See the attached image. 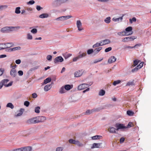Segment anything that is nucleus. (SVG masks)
Instances as JSON below:
<instances>
[{
  "instance_id": "obj_64",
  "label": "nucleus",
  "mask_w": 151,
  "mask_h": 151,
  "mask_svg": "<svg viewBox=\"0 0 151 151\" xmlns=\"http://www.w3.org/2000/svg\"><path fill=\"white\" fill-rule=\"evenodd\" d=\"M125 139L124 137H122L120 140V142L121 143H123Z\"/></svg>"
},
{
  "instance_id": "obj_54",
  "label": "nucleus",
  "mask_w": 151,
  "mask_h": 151,
  "mask_svg": "<svg viewBox=\"0 0 151 151\" xmlns=\"http://www.w3.org/2000/svg\"><path fill=\"white\" fill-rule=\"evenodd\" d=\"M76 140H73L72 139H71L69 140V142L71 144H74Z\"/></svg>"
},
{
  "instance_id": "obj_51",
  "label": "nucleus",
  "mask_w": 151,
  "mask_h": 151,
  "mask_svg": "<svg viewBox=\"0 0 151 151\" xmlns=\"http://www.w3.org/2000/svg\"><path fill=\"white\" fill-rule=\"evenodd\" d=\"M139 69L138 68H137V66L135 68L132 70V72L133 73L137 72L138 71Z\"/></svg>"
},
{
  "instance_id": "obj_19",
  "label": "nucleus",
  "mask_w": 151,
  "mask_h": 151,
  "mask_svg": "<svg viewBox=\"0 0 151 151\" xmlns=\"http://www.w3.org/2000/svg\"><path fill=\"white\" fill-rule=\"evenodd\" d=\"M132 28L131 27H129L126 28L125 29V32H127V34H129V33H131L132 32L133 33V32L132 31Z\"/></svg>"
},
{
  "instance_id": "obj_14",
  "label": "nucleus",
  "mask_w": 151,
  "mask_h": 151,
  "mask_svg": "<svg viewBox=\"0 0 151 151\" xmlns=\"http://www.w3.org/2000/svg\"><path fill=\"white\" fill-rule=\"evenodd\" d=\"M19 151H31L32 148L30 147H26L19 148Z\"/></svg>"
},
{
  "instance_id": "obj_52",
  "label": "nucleus",
  "mask_w": 151,
  "mask_h": 151,
  "mask_svg": "<svg viewBox=\"0 0 151 151\" xmlns=\"http://www.w3.org/2000/svg\"><path fill=\"white\" fill-rule=\"evenodd\" d=\"M112 49V48L111 47H109L107 48H106L105 50V52H108L111 51Z\"/></svg>"
},
{
  "instance_id": "obj_18",
  "label": "nucleus",
  "mask_w": 151,
  "mask_h": 151,
  "mask_svg": "<svg viewBox=\"0 0 151 151\" xmlns=\"http://www.w3.org/2000/svg\"><path fill=\"white\" fill-rule=\"evenodd\" d=\"M127 32H125V31H123L122 32H119L117 33V35L119 36H128L131 35L132 34V32L131 33H129V34H127Z\"/></svg>"
},
{
  "instance_id": "obj_1",
  "label": "nucleus",
  "mask_w": 151,
  "mask_h": 151,
  "mask_svg": "<svg viewBox=\"0 0 151 151\" xmlns=\"http://www.w3.org/2000/svg\"><path fill=\"white\" fill-rule=\"evenodd\" d=\"M20 28L19 26L6 27L2 28L1 29V32L2 33H7L14 30L16 31Z\"/></svg>"
},
{
  "instance_id": "obj_50",
  "label": "nucleus",
  "mask_w": 151,
  "mask_h": 151,
  "mask_svg": "<svg viewBox=\"0 0 151 151\" xmlns=\"http://www.w3.org/2000/svg\"><path fill=\"white\" fill-rule=\"evenodd\" d=\"M46 58L48 60L51 61L52 60V56L50 55H48L47 56Z\"/></svg>"
},
{
  "instance_id": "obj_62",
  "label": "nucleus",
  "mask_w": 151,
  "mask_h": 151,
  "mask_svg": "<svg viewBox=\"0 0 151 151\" xmlns=\"http://www.w3.org/2000/svg\"><path fill=\"white\" fill-rule=\"evenodd\" d=\"M32 97L33 98H35L37 96V94L36 93H34L32 94Z\"/></svg>"
},
{
  "instance_id": "obj_2",
  "label": "nucleus",
  "mask_w": 151,
  "mask_h": 151,
  "mask_svg": "<svg viewBox=\"0 0 151 151\" xmlns=\"http://www.w3.org/2000/svg\"><path fill=\"white\" fill-rule=\"evenodd\" d=\"M9 80L8 79H4L2 80L1 82L3 86H4L6 87H8L12 85L13 82L11 81L9 82L8 84H7V83L9 81Z\"/></svg>"
},
{
  "instance_id": "obj_47",
  "label": "nucleus",
  "mask_w": 151,
  "mask_h": 151,
  "mask_svg": "<svg viewBox=\"0 0 151 151\" xmlns=\"http://www.w3.org/2000/svg\"><path fill=\"white\" fill-rule=\"evenodd\" d=\"M87 54L88 55H90L93 53V50L92 49H90L88 50L87 51Z\"/></svg>"
},
{
  "instance_id": "obj_46",
  "label": "nucleus",
  "mask_w": 151,
  "mask_h": 151,
  "mask_svg": "<svg viewBox=\"0 0 151 151\" xmlns=\"http://www.w3.org/2000/svg\"><path fill=\"white\" fill-rule=\"evenodd\" d=\"M71 55L72 54H65L64 55H63V56L64 58L65 59H66L69 58V57H70L71 56Z\"/></svg>"
},
{
  "instance_id": "obj_42",
  "label": "nucleus",
  "mask_w": 151,
  "mask_h": 151,
  "mask_svg": "<svg viewBox=\"0 0 151 151\" xmlns=\"http://www.w3.org/2000/svg\"><path fill=\"white\" fill-rule=\"evenodd\" d=\"M121 81L120 80L114 81L113 83V84L114 86H116L117 84L120 83Z\"/></svg>"
},
{
  "instance_id": "obj_55",
  "label": "nucleus",
  "mask_w": 151,
  "mask_h": 151,
  "mask_svg": "<svg viewBox=\"0 0 151 151\" xmlns=\"http://www.w3.org/2000/svg\"><path fill=\"white\" fill-rule=\"evenodd\" d=\"M143 63H140L139 65H138L137 66V68H138L139 69L141 68L143 66Z\"/></svg>"
},
{
  "instance_id": "obj_25",
  "label": "nucleus",
  "mask_w": 151,
  "mask_h": 151,
  "mask_svg": "<svg viewBox=\"0 0 151 151\" xmlns=\"http://www.w3.org/2000/svg\"><path fill=\"white\" fill-rule=\"evenodd\" d=\"M49 17V15L47 13H43L40 15L39 17L41 18H47Z\"/></svg>"
},
{
  "instance_id": "obj_45",
  "label": "nucleus",
  "mask_w": 151,
  "mask_h": 151,
  "mask_svg": "<svg viewBox=\"0 0 151 151\" xmlns=\"http://www.w3.org/2000/svg\"><path fill=\"white\" fill-rule=\"evenodd\" d=\"M27 38L28 40H32V36L30 33H28L27 35Z\"/></svg>"
},
{
  "instance_id": "obj_49",
  "label": "nucleus",
  "mask_w": 151,
  "mask_h": 151,
  "mask_svg": "<svg viewBox=\"0 0 151 151\" xmlns=\"http://www.w3.org/2000/svg\"><path fill=\"white\" fill-rule=\"evenodd\" d=\"M35 3V1L34 0H30L27 3V4L32 5Z\"/></svg>"
},
{
  "instance_id": "obj_4",
  "label": "nucleus",
  "mask_w": 151,
  "mask_h": 151,
  "mask_svg": "<svg viewBox=\"0 0 151 151\" xmlns=\"http://www.w3.org/2000/svg\"><path fill=\"white\" fill-rule=\"evenodd\" d=\"M72 17V16L71 15L61 16L55 19V20L57 21H64Z\"/></svg>"
},
{
  "instance_id": "obj_36",
  "label": "nucleus",
  "mask_w": 151,
  "mask_h": 151,
  "mask_svg": "<svg viewBox=\"0 0 151 151\" xmlns=\"http://www.w3.org/2000/svg\"><path fill=\"white\" fill-rule=\"evenodd\" d=\"M20 7H18L16 8L15 10V13L17 14H19L21 12L20 11Z\"/></svg>"
},
{
  "instance_id": "obj_31",
  "label": "nucleus",
  "mask_w": 151,
  "mask_h": 151,
  "mask_svg": "<svg viewBox=\"0 0 151 151\" xmlns=\"http://www.w3.org/2000/svg\"><path fill=\"white\" fill-rule=\"evenodd\" d=\"M105 93V91L103 90H100L99 92V95L100 96H103Z\"/></svg>"
},
{
  "instance_id": "obj_28",
  "label": "nucleus",
  "mask_w": 151,
  "mask_h": 151,
  "mask_svg": "<svg viewBox=\"0 0 151 151\" xmlns=\"http://www.w3.org/2000/svg\"><path fill=\"white\" fill-rule=\"evenodd\" d=\"M51 81V79L50 78H47L45 79L44 81V84H46L47 83L50 82Z\"/></svg>"
},
{
  "instance_id": "obj_23",
  "label": "nucleus",
  "mask_w": 151,
  "mask_h": 151,
  "mask_svg": "<svg viewBox=\"0 0 151 151\" xmlns=\"http://www.w3.org/2000/svg\"><path fill=\"white\" fill-rule=\"evenodd\" d=\"M63 86H62L59 89V92L60 94H63L66 92V91Z\"/></svg>"
},
{
  "instance_id": "obj_59",
  "label": "nucleus",
  "mask_w": 151,
  "mask_h": 151,
  "mask_svg": "<svg viewBox=\"0 0 151 151\" xmlns=\"http://www.w3.org/2000/svg\"><path fill=\"white\" fill-rule=\"evenodd\" d=\"M39 68V66H36L32 68L31 69V70L32 71V70H35L37 69H38Z\"/></svg>"
},
{
  "instance_id": "obj_7",
  "label": "nucleus",
  "mask_w": 151,
  "mask_h": 151,
  "mask_svg": "<svg viewBox=\"0 0 151 151\" xmlns=\"http://www.w3.org/2000/svg\"><path fill=\"white\" fill-rule=\"evenodd\" d=\"M2 46L3 47V50L4 49H6L8 48H9L13 46L14 44L12 43H2Z\"/></svg>"
},
{
  "instance_id": "obj_20",
  "label": "nucleus",
  "mask_w": 151,
  "mask_h": 151,
  "mask_svg": "<svg viewBox=\"0 0 151 151\" xmlns=\"http://www.w3.org/2000/svg\"><path fill=\"white\" fill-rule=\"evenodd\" d=\"M109 131L111 133H116V129L113 127H110L108 129Z\"/></svg>"
},
{
  "instance_id": "obj_56",
  "label": "nucleus",
  "mask_w": 151,
  "mask_h": 151,
  "mask_svg": "<svg viewBox=\"0 0 151 151\" xmlns=\"http://www.w3.org/2000/svg\"><path fill=\"white\" fill-rule=\"evenodd\" d=\"M36 9L37 10L39 11L41 10L43 8L41 7L40 6H37L36 7Z\"/></svg>"
},
{
  "instance_id": "obj_40",
  "label": "nucleus",
  "mask_w": 151,
  "mask_h": 151,
  "mask_svg": "<svg viewBox=\"0 0 151 151\" xmlns=\"http://www.w3.org/2000/svg\"><path fill=\"white\" fill-rule=\"evenodd\" d=\"M40 107L39 106H37L35 108V112L37 113H40Z\"/></svg>"
},
{
  "instance_id": "obj_33",
  "label": "nucleus",
  "mask_w": 151,
  "mask_h": 151,
  "mask_svg": "<svg viewBox=\"0 0 151 151\" xmlns=\"http://www.w3.org/2000/svg\"><path fill=\"white\" fill-rule=\"evenodd\" d=\"M111 18L110 17H108L105 19L104 21L105 23L107 24L109 23L110 22Z\"/></svg>"
},
{
  "instance_id": "obj_6",
  "label": "nucleus",
  "mask_w": 151,
  "mask_h": 151,
  "mask_svg": "<svg viewBox=\"0 0 151 151\" xmlns=\"http://www.w3.org/2000/svg\"><path fill=\"white\" fill-rule=\"evenodd\" d=\"M136 38V37L134 36L128 37L123 38L122 40V41L124 42H128L133 40Z\"/></svg>"
},
{
  "instance_id": "obj_27",
  "label": "nucleus",
  "mask_w": 151,
  "mask_h": 151,
  "mask_svg": "<svg viewBox=\"0 0 151 151\" xmlns=\"http://www.w3.org/2000/svg\"><path fill=\"white\" fill-rule=\"evenodd\" d=\"M123 16L117 18H113V20L114 22L121 21L123 19Z\"/></svg>"
},
{
  "instance_id": "obj_41",
  "label": "nucleus",
  "mask_w": 151,
  "mask_h": 151,
  "mask_svg": "<svg viewBox=\"0 0 151 151\" xmlns=\"http://www.w3.org/2000/svg\"><path fill=\"white\" fill-rule=\"evenodd\" d=\"M133 126V125L132 122H129L127 126H126V129L129 128Z\"/></svg>"
},
{
  "instance_id": "obj_48",
  "label": "nucleus",
  "mask_w": 151,
  "mask_h": 151,
  "mask_svg": "<svg viewBox=\"0 0 151 151\" xmlns=\"http://www.w3.org/2000/svg\"><path fill=\"white\" fill-rule=\"evenodd\" d=\"M37 30L36 29L34 28L31 30V32L33 34H36L37 32Z\"/></svg>"
},
{
  "instance_id": "obj_63",
  "label": "nucleus",
  "mask_w": 151,
  "mask_h": 151,
  "mask_svg": "<svg viewBox=\"0 0 151 151\" xmlns=\"http://www.w3.org/2000/svg\"><path fill=\"white\" fill-rule=\"evenodd\" d=\"M21 62V61L20 59H18V60H16L15 61L16 63L18 64H20Z\"/></svg>"
},
{
  "instance_id": "obj_37",
  "label": "nucleus",
  "mask_w": 151,
  "mask_h": 151,
  "mask_svg": "<svg viewBox=\"0 0 151 151\" xmlns=\"http://www.w3.org/2000/svg\"><path fill=\"white\" fill-rule=\"evenodd\" d=\"M134 85V81H129L127 82L126 86H133Z\"/></svg>"
},
{
  "instance_id": "obj_60",
  "label": "nucleus",
  "mask_w": 151,
  "mask_h": 151,
  "mask_svg": "<svg viewBox=\"0 0 151 151\" xmlns=\"http://www.w3.org/2000/svg\"><path fill=\"white\" fill-rule=\"evenodd\" d=\"M103 59V58H102L101 59H100V60H95L94 62H93V63H96L98 62H100Z\"/></svg>"
},
{
  "instance_id": "obj_10",
  "label": "nucleus",
  "mask_w": 151,
  "mask_h": 151,
  "mask_svg": "<svg viewBox=\"0 0 151 151\" xmlns=\"http://www.w3.org/2000/svg\"><path fill=\"white\" fill-rule=\"evenodd\" d=\"M83 70H78L76 71L74 73L75 77H78L81 76L83 74Z\"/></svg>"
},
{
  "instance_id": "obj_17",
  "label": "nucleus",
  "mask_w": 151,
  "mask_h": 151,
  "mask_svg": "<svg viewBox=\"0 0 151 151\" xmlns=\"http://www.w3.org/2000/svg\"><path fill=\"white\" fill-rule=\"evenodd\" d=\"M98 109H94L91 110L88 109L86 110L85 113V114L86 115H88L92 114L93 112L98 111Z\"/></svg>"
},
{
  "instance_id": "obj_16",
  "label": "nucleus",
  "mask_w": 151,
  "mask_h": 151,
  "mask_svg": "<svg viewBox=\"0 0 151 151\" xmlns=\"http://www.w3.org/2000/svg\"><path fill=\"white\" fill-rule=\"evenodd\" d=\"M116 60V58L114 56H111L110 57L108 60L109 63H111L114 62Z\"/></svg>"
},
{
  "instance_id": "obj_9",
  "label": "nucleus",
  "mask_w": 151,
  "mask_h": 151,
  "mask_svg": "<svg viewBox=\"0 0 151 151\" xmlns=\"http://www.w3.org/2000/svg\"><path fill=\"white\" fill-rule=\"evenodd\" d=\"M63 60V58L61 56H59L55 58L54 60V62L56 63L58 62H62Z\"/></svg>"
},
{
  "instance_id": "obj_3",
  "label": "nucleus",
  "mask_w": 151,
  "mask_h": 151,
  "mask_svg": "<svg viewBox=\"0 0 151 151\" xmlns=\"http://www.w3.org/2000/svg\"><path fill=\"white\" fill-rule=\"evenodd\" d=\"M92 84V83L91 84L83 83L80 85L78 87V90H83L87 87L91 86Z\"/></svg>"
},
{
  "instance_id": "obj_21",
  "label": "nucleus",
  "mask_w": 151,
  "mask_h": 151,
  "mask_svg": "<svg viewBox=\"0 0 151 151\" xmlns=\"http://www.w3.org/2000/svg\"><path fill=\"white\" fill-rule=\"evenodd\" d=\"M63 86H64V88H65L66 91L70 90L73 87V85H72L67 84Z\"/></svg>"
},
{
  "instance_id": "obj_15",
  "label": "nucleus",
  "mask_w": 151,
  "mask_h": 151,
  "mask_svg": "<svg viewBox=\"0 0 151 151\" xmlns=\"http://www.w3.org/2000/svg\"><path fill=\"white\" fill-rule=\"evenodd\" d=\"M101 46L109 44L111 42V41L109 39H106L103 40L101 41L100 42Z\"/></svg>"
},
{
  "instance_id": "obj_29",
  "label": "nucleus",
  "mask_w": 151,
  "mask_h": 151,
  "mask_svg": "<svg viewBox=\"0 0 151 151\" xmlns=\"http://www.w3.org/2000/svg\"><path fill=\"white\" fill-rule=\"evenodd\" d=\"M6 107L11 108V109H13L14 108L13 105L11 103H8L6 105Z\"/></svg>"
},
{
  "instance_id": "obj_39",
  "label": "nucleus",
  "mask_w": 151,
  "mask_h": 151,
  "mask_svg": "<svg viewBox=\"0 0 151 151\" xmlns=\"http://www.w3.org/2000/svg\"><path fill=\"white\" fill-rule=\"evenodd\" d=\"M127 114L129 116H132L134 114V112L128 110L127 112Z\"/></svg>"
},
{
  "instance_id": "obj_58",
  "label": "nucleus",
  "mask_w": 151,
  "mask_h": 151,
  "mask_svg": "<svg viewBox=\"0 0 151 151\" xmlns=\"http://www.w3.org/2000/svg\"><path fill=\"white\" fill-rule=\"evenodd\" d=\"M18 73L19 76H22L23 74V73L22 70H19L18 71Z\"/></svg>"
},
{
  "instance_id": "obj_22",
  "label": "nucleus",
  "mask_w": 151,
  "mask_h": 151,
  "mask_svg": "<svg viewBox=\"0 0 151 151\" xmlns=\"http://www.w3.org/2000/svg\"><path fill=\"white\" fill-rule=\"evenodd\" d=\"M102 144L101 143H94L92 145V146L91 147V149L94 148H99L101 145Z\"/></svg>"
},
{
  "instance_id": "obj_11",
  "label": "nucleus",
  "mask_w": 151,
  "mask_h": 151,
  "mask_svg": "<svg viewBox=\"0 0 151 151\" xmlns=\"http://www.w3.org/2000/svg\"><path fill=\"white\" fill-rule=\"evenodd\" d=\"M76 25L79 31H81L83 29L82 27V23L80 20H78L76 22Z\"/></svg>"
},
{
  "instance_id": "obj_30",
  "label": "nucleus",
  "mask_w": 151,
  "mask_h": 151,
  "mask_svg": "<svg viewBox=\"0 0 151 151\" xmlns=\"http://www.w3.org/2000/svg\"><path fill=\"white\" fill-rule=\"evenodd\" d=\"M74 144L76 145L79 147H82L83 145V144L81 143L78 141L76 140L75 143H74Z\"/></svg>"
},
{
  "instance_id": "obj_35",
  "label": "nucleus",
  "mask_w": 151,
  "mask_h": 151,
  "mask_svg": "<svg viewBox=\"0 0 151 151\" xmlns=\"http://www.w3.org/2000/svg\"><path fill=\"white\" fill-rule=\"evenodd\" d=\"M100 46H101V44L100 42H97L93 45V47L95 48L96 47H99Z\"/></svg>"
},
{
  "instance_id": "obj_61",
  "label": "nucleus",
  "mask_w": 151,
  "mask_h": 151,
  "mask_svg": "<svg viewBox=\"0 0 151 151\" xmlns=\"http://www.w3.org/2000/svg\"><path fill=\"white\" fill-rule=\"evenodd\" d=\"M7 5H2L0 6V9H2L4 8H6L7 7Z\"/></svg>"
},
{
  "instance_id": "obj_38",
  "label": "nucleus",
  "mask_w": 151,
  "mask_h": 151,
  "mask_svg": "<svg viewBox=\"0 0 151 151\" xmlns=\"http://www.w3.org/2000/svg\"><path fill=\"white\" fill-rule=\"evenodd\" d=\"M68 0H56V1L60 4H63L66 2Z\"/></svg>"
},
{
  "instance_id": "obj_8",
  "label": "nucleus",
  "mask_w": 151,
  "mask_h": 151,
  "mask_svg": "<svg viewBox=\"0 0 151 151\" xmlns=\"http://www.w3.org/2000/svg\"><path fill=\"white\" fill-rule=\"evenodd\" d=\"M37 123L44 122L46 119V117L43 116L36 117Z\"/></svg>"
},
{
  "instance_id": "obj_57",
  "label": "nucleus",
  "mask_w": 151,
  "mask_h": 151,
  "mask_svg": "<svg viewBox=\"0 0 151 151\" xmlns=\"http://www.w3.org/2000/svg\"><path fill=\"white\" fill-rule=\"evenodd\" d=\"M63 148L62 147H58L56 149V151H62Z\"/></svg>"
},
{
  "instance_id": "obj_24",
  "label": "nucleus",
  "mask_w": 151,
  "mask_h": 151,
  "mask_svg": "<svg viewBox=\"0 0 151 151\" xmlns=\"http://www.w3.org/2000/svg\"><path fill=\"white\" fill-rule=\"evenodd\" d=\"M51 84L47 85L44 87V90L46 91H47L50 90L51 88Z\"/></svg>"
},
{
  "instance_id": "obj_44",
  "label": "nucleus",
  "mask_w": 151,
  "mask_h": 151,
  "mask_svg": "<svg viewBox=\"0 0 151 151\" xmlns=\"http://www.w3.org/2000/svg\"><path fill=\"white\" fill-rule=\"evenodd\" d=\"M140 62V61L139 60H135L134 61L133 66H134V67L136 66Z\"/></svg>"
},
{
  "instance_id": "obj_32",
  "label": "nucleus",
  "mask_w": 151,
  "mask_h": 151,
  "mask_svg": "<svg viewBox=\"0 0 151 151\" xmlns=\"http://www.w3.org/2000/svg\"><path fill=\"white\" fill-rule=\"evenodd\" d=\"M24 111V109H20L19 111V113H18L17 115V116H21L23 114V112Z\"/></svg>"
},
{
  "instance_id": "obj_12",
  "label": "nucleus",
  "mask_w": 151,
  "mask_h": 151,
  "mask_svg": "<svg viewBox=\"0 0 151 151\" xmlns=\"http://www.w3.org/2000/svg\"><path fill=\"white\" fill-rule=\"evenodd\" d=\"M29 124H36L37 123L36 117L29 119L27 121Z\"/></svg>"
},
{
  "instance_id": "obj_5",
  "label": "nucleus",
  "mask_w": 151,
  "mask_h": 151,
  "mask_svg": "<svg viewBox=\"0 0 151 151\" xmlns=\"http://www.w3.org/2000/svg\"><path fill=\"white\" fill-rule=\"evenodd\" d=\"M115 127L116 128L117 130L126 129V126H124L122 124L116 123L115 125Z\"/></svg>"
},
{
  "instance_id": "obj_43",
  "label": "nucleus",
  "mask_w": 151,
  "mask_h": 151,
  "mask_svg": "<svg viewBox=\"0 0 151 151\" xmlns=\"http://www.w3.org/2000/svg\"><path fill=\"white\" fill-rule=\"evenodd\" d=\"M21 49V47H17L12 48V51H14L16 50H19Z\"/></svg>"
},
{
  "instance_id": "obj_53",
  "label": "nucleus",
  "mask_w": 151,
  "mask_h": 151,
  "mask_svg": "<svg viewBox=\"0 0 151 151\" xmlns=\"http://www.w3.org/2000/svg\"><path fill=\"white\" fill-rule=\"evenodd\" d=\"M29 104V102L27 101H26L24 103V105L25 106L27 107L28 106Z\"/></svg>"
},
{
  "instance_id": "obj_34",
  "label": "nucleus",
  "mask_w": 151,
  "mask_h": 151,
  "mask_svg": "<svg viewBox=\"0 0 151 151\" xmlns=\"http://www.w3.org/2000/svg\"><path fill=\"white\" fill-rule=\"evenodd\" d=\"M101 136L99 135H96L92 137L91 138L92 139H100L101 138Z\"/></svg>"
},
{
  "instance_id": "obj_13",
  "label": "nucleus",
  "mask_w": 151,
  "mask_h": 151,
  "mask_svg": "<svg viewBox=\"0 0 151 151\" xmlns=\"http://www.w3.org/2000/svg\"><path fill=\"white\" fill-rule=\"evenodd\" d=\"M10 75L13 78L15 77L17 75V73L16 70L14 69H12L10 71Z\"/></svg>"
},
{
  "instance_id": "obj_26",
  "label": "nucleus",
  "mask_w": 151,
  "mask_h": 151,
  "mask_svg": "<svg viewBox=\"0 0 151 151\" xmlns=\"http://www.w3.org/2000/svg\"><path fill=\"white\" fill-rule=\"evenodd\" d=\"M79 55L78 56L79 59L82 58L83 57L85 56L86 55V54L85 53L83 52L81 53V52H79Z\"/></svg>"
}]
</instances>
